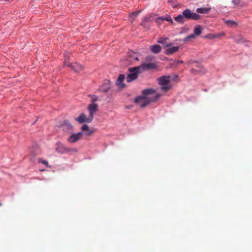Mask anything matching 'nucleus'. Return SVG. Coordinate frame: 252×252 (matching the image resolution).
I'll return each mask as SVG.
<instances>
[{"instance_id":"f257e3e1","label":"nucleus","mask_w":252,"mask_h":252,"mask_svg":"<svg viewBox=\"0 0 252 252\" xmlns=\"http://www.w3.org/2000/svg\"><path fill=\"white\" fill-rule=\"evenodd\" d=\"M156 91L153 89H146L142 91V95H140L135 98V102L138 104L140 107L143 108L153 102L157 101L159 98L161 94H157L155 96L148 97L146 95L154 94Z\"/></svg>"},{"instance_id":"f03ea898","label":"nucleus","mask_w":252,"mask_h":252,"mask_svg":"<svg viewBox=\"0 0 252 252\" xmlns=\"http://www.w3.org/2000/svg\"><path fill=\"white\" fill-rule=\"evenodd\" d=\"M189 64L192 66V68L190 70V72L193 75H202L206 72L205 69L197 61L191 60L189 61Z\"/></svg>"},{"instance_id":"7ed1b4c3","label":"nucleus","mask_w":252,"mask_h":252,"mask_svg":"<svg viewBox=\"0 0 252 252\" xmlns=\"http://www.w3.org/2000/svg\"><path fill=\"white\" fill-rule=\"evenodd\" d=\"M170 78V75H163L157 78L161 90L166 92L172 88V85L169 83Z\"/></svg>"},{"instance_id":"20e7f679","label":"nucleus","mask_w":252,"mask_h":252,"mask_svg":"<svg viewBox=\"0 0 252 252\" xmlns=\"http://www.w3.org/2000/svg\"><path fill=\"white\" fill-rule=\"evenodd\" d=\"M128 70L130 72V73L127 74L126 78V82L128 83H130L136 80L138 78V75L141 72L140 70V67H138V66L134 67H129Z\"/></svg>"},{"instance_id":"39448f33","label":"nucleus","mask_w":252,"mask_h":252,"mask_svg":"<svg viewBox=\"0 0 252 252\" xmlns=\"http://www.w3.org/2000/svg\"><path fill=\"white\" fill-rule=\"evenodd\" d=\"M68 52H65L64 54V65L70 67L72 70L75 72H79L83 69V67L81 65L78 64L77 63H68L69 60Z\"/></svg>"},{"instance_id":"423d86ee","label":"nucleus","mask_w":252,"mask_h":252,"mask_svg":"<svg viewBox=\"0 0 252 252\" xmlns=\"http://www.w3.org/2000/svg\"><path fill=\"white\" fill-rule=\"evenodd\" d=\"M56 151L62 154L70 153H76L77 150L76 148H67L63 143L59 142L57 143Z\"/></svg>"},{"instance_id":"0eeeda50","label":"nucleus","mask_w":252,"mask_h":252,"mask_svg":"<svg viewBox=\"0 0 252 252\" xmlns=\"http://www.w3.org/2000/svg\"><path fill=\"white\" fill-rule=\"evenodd\" d=\"M183 14L185 18L189 20H198L200 17V15L195 12H192L189 9L184 10L183 11Z\"/></svg>"},{"instance_id":"6e6552de","label":"nucleus","mask_w":252,"mask_h":252,"mask_svg":"<svg viewBox=\"0 0 252 252\" xmlns=\"http://www.w3.org/2000/svg\"><path fill=\"white\" fill-rule=\"evenodd\" d=\"M60 127L66 133H71L74 130L73 126L68 120H64L63 122L61 124Z\"/></svg>"},{"instance_id":"1a4fd4ad","label":"nucleus","mask_w":252,"mask_h":252,"mask_svg":"<svg viewBox=\"0 0 252 252\" xmlns=\"http://www.w3.org/2000/svg\"><path fill=\"white\" fill-rule=\"evenodd\" d=\"M74 120L79 124H83L84 123H91L93 121V119L90 116L87 118L86 115L84 113H81L78 117L75 118Z\"/></svg>"},{"instance_id":"9d476101","label":"nucleus","mask_w":252,"mask_h":252,"mask_svg":"<svg viewBox=\"0 0 252 252\" xmlns=\"http://www.w3.org/2000/svg\"><path fill=\"white\" fill-rule=\"evenodd\" d=\"M141 72L145 70H151L156 68L157 64L155 63H143L138 66Z\"/></svg>"},{"instance_id":"9b49d317","label":"nucleus","mask_w":252,"mask_h":252,"mask_svg":"<svg viewBox=\"0 0 252 252\" xmlns=\"http://www.w3.org/2000/svg\"><path fill=\"white\" fill-rule=\"evenodd\" d=\"M82 132H79L76 133H72L67 139V141L69 143H74L79 141L83 136Z\"/></svg>"},{"instance_id":"f8f14e48","label":"nucleus","mask_w":252,"mask_h":252,"mask_svg":"<svg viewBox=\"0 0 252 252\" xmlns=\"http://www.w3.org/2000/svg\"><path fill=\"white\" fill-rule=\"evenodd\" d=\"M98 110V105L95 103H91L88 106L89 116L94 119V115Z\"/></svg>"},{"instance_id":"ddd939ff","label":"nucleus","mask_w":252,"mask_h":252,"mask_svg":"<svg viewBox=\"0 0 252 252\" xmlns=\"http://www.w3.org/2000/svg\"><path fill=\"white\" fill-rule=\"evenodd\" d=\"M111 82L109 80H106L104 83L99 86L98 90L102 93L107 92L110 88Z\"/></svg>"},{"instance_id":"4468645a","label":"nucleus","mask_w":252,"mask_h":252,"mask_svg":"<svg viewBox=\"0 0 252 252\" xmlns=\"http://www.w3.org/2000/svg\"><path fill=\"white\" fill-rule=\"evenodd\" d=\"M125 78V76L124 74H120L117 80L116 81V84L120 89L125 88L126 85L124 83V81Z\"/></svg>"},{"instance_id":"2eb2a0df","label":"nucleus","mask_w":252,"mask_h":252,"mask_svg":"<svg viewBox=\"0 0 252 252\" xmlns=\"http://www.w3.org/2000/svg\"><path fill=\"white\" fill-rule=\"evenodd\" d=\"M225 35L224 32H222L221 33H218L216 34H211L209 33L206 35L205 36H203V38H208L210 39H214L215 38H218L220 37L221 36H223Z\"/></svg>"},{"instance_id":"dca6fc26","label":"nucleus","mask_w":252,"mask_h":252,"mask_svg":"<svg viewBox=\"0 0 252 252\" xmlns=\"http://www.w3.org/2000/svg\"><path fill=\"white\" fill-rule=\"evenodd\" d=\"M179 47L177 46H172L171 47H169L166 49L165 53L166 55H171L173 53L177 52L179 50Z\"/></svg>"},{"instance_id":"f3484780","label":"nucleus","mask_w":252,"mask_h":252,"mask_svg":"<svg viewBox=\"0 0 252 252\" xmlns=\"http://www.w3.org/2000/svg\"><path fill=\"white\" fill-rule=\"evenodd\" d=\"M161 49V46L158 44H155L150 47L151 51L154 53H158Z\"/></svg>"},{"instance_id":"a211bd4d","label":"nucleus","mask_w":252,"mask_h":252,"mask_svg":"<svg viewBox=\"0 0 252 252\" xmlns=\"http://www.w3.org/2000/svg\"><path fill=\"white\" fill-rule=\"evenodd\" d=\"M150 21V18L148 17H146L142 20L141 25L144 27L145 28H149V25H148L147 23H149Z\"/></svg>"},{"instance_id":"6ab92c4d","label":"nucleus","mask_w":252,"mask_h":252,"mask_svg":"<svg viewBox=\"0 0 252 252\" xmlns=\"http://www.w3.org/2000/svg\"><path fill=\"white\" fill-rule=\"evenodd\" d=\"M211 10V7L207 8V7H201L197 8L196 10V12L199 13L204 14V13H208Z\"/></svg>"},{"instance_id":"aec40b11","label":"nucleus","mask_w":252,"mask_h":252,"mask_svg":"<svg viewBox=\"0 0 252 252\" xmlns=\"http://www.w3.org/2000/svg\"><path fill=\"white\" fill-rule=\"evenodd\" d=\"M175 20L181 24H183L185 22V17H184L183 14L178 15L177 16L174 18Z\"/></svg>"},{"instance_id":"412c9836","label":"nucleus","mask_w":252,"mask_h":252,"mask_svg":"<svg viewBox=\"0 0 252 252\" xmlns=\"http://www.w3.org/2000/svg\"><path fill=\"white\" fill-rule=\"evenodd\" d=\"M202 31V28L200 25H196L195 26L193 30V32L194 34L196 35H200Z\"/></svg>"},{"instance_id":"4be33fe9","label":"nucleus","mask_w":252,"mask_h":252,"mask_svg":"<svg viewBox=\"0 0 252 252\" xmlns=\"http://www.w3.org/2000/svg\"><path fill=\"white\" fill-rule=\"evenodd\" d=\"M224 23L230 27H236L238 24L234 21L229 20H224Z\"/></svg>"},{"instance_id":"5701e85b","label":"nucleus","mask_w":252,"mask_h":252,"mask_svg":"<svg viewBox=\"0 0 252 252\" xmlns=\"http://www.w3.org/2000/svg\"><path fill=\"white\" fill-rule=\"evenodd\" d=\"M234 41L236 43H240L244 42V39L241 35H238L234 37Z\"/></svg>"},{"instance_id":"b1692460","label":"nucleus","mask_w":252,"mask_h":252,"mask_svg":"<svg viewBox=\"0 0 252 252\" xmlns=\"http://www.w3.org/2000/svg\"><path fill=\"white\" fill-rule=\"evenodd\" d=\"M88 96L91 98V103H94L98 100V97L96 95L89 94Z\"/></svg>"},{"instance_id":"393cba45","label":"nucleus","mask_w":252,"mask_h":252,"mask_svg":"<svg viewBox=\"0 0 252 252\" xmlns=\"http://www.w3.org/2000/svg\"><path fill=\"white\" fill-rule=\"evenodd\" d=\"M141 12V10L133 12L129 14L130 17L132 19V21Z\"/></svg>"},{"instance_id":"a878e982","label":"nucleus","mask_w":252,"mask_h":252,"mask_svg":"<svg viewBox=\"0 0 252 252\" xmlns=\"http://www.w3.org/2000/svg\"><path fill=\"white\" fill-rule=\"evenodd\" d=\"M162 18L163 21H166L170 22L171 24H173L174 22L171 19V17L170 15H167L166 16H162Z\"/></svg>"},{"instance_id":"bb28decb","label":"nucleus","mask_w":252,"mask_h":252,"mask_svg":"<svg viewBox=\"0 0 252 252\" xmlns=\"http://www.w3.org/2000/svg\"><path fill=\"white\" fill-rule=\"evenodd\" d=\"M38 162L39 163H42L45 165L47 167H51V166L49 165L48 162L46 160H44L41 158H38Z\"/></svg>"},{"instance_id":"cd10ccee","label":"nucleus","mask_w":252,"mask_h":252,"mask_svg":"<svg viewBox=\"0 0 252 252\" xmlns=\"http://www.w3.org/2000/svg\"><path fill=\"white\" fill-rule=\"evenodd\" d=\"M168 2L175 8L177 7V6L178 5V2L176 0H168Z\"/></svg>"},{"instance_id":"c85d7f7f","label":"nucleus","mask_w":252,"mask_h":252,"mask_svg":"<svg viewBox=\"0 0 252 252\" xmlns=\"http://www.w3.org/2000/svg\"><path fill=\"white\" fill-rule=\"evenodd\" d=\"M156 21L158 25H161L163 22L164 21L162 18V16H160L157 18Z\"/></svg>"},{"instance_id":"c756f323","label":"nucleus","mask_w":252,"mask_h":252,"mask_svg":"<svg viewBox=\"0 0 252 252\" xmlns=\"http://www.w3.org/2000/svg\"><path fill=\"white\" fill-rule=\"evenodd\" d=\"M89 126L86 125V124H84L81 128V129L83 131H87V130H89Z\"/></svg>"},{"instance_id":"7c9ffc66","label":"nucleus","mask_w":252,"mask_h":252,"mask_svg":"<svg viewBox=\"0 0 252 252\" xmlns=\"http://www.w3.org/2000/svg\"><path fill=\"white\" fill-rule=\"evenodd\" d=\"M166 39H167V38H160V39H159L158 42V43L164 45V44H165Z\"/></svg>"},{"instance_id":"2f4dec72","label":"nucleus","mask_w":252,"mask_h":252,"mask_svg":"<svg viewBox=\"0 0 252 252\" xmlns=\"http://www.w3.org/2000/svg\"><path fill=\"white\" fill-rule=\"evenodd\" d=\"M232 2L236 6L238 5L241 3V0H232Z\"/></svg>"},{"instance_id":"473e14b6","label":"nucleus","mask_w":252,"mask_h":252,"mask_svg":"<svg viewBox=\"0 0 252 252\" xmlns=\"http://www.w3.org/2000/svg\"><path fill=\"white\" fill-rule=\"evenodd\" d=\"M153 59V57H152V56H148L145 58V60L147 62L152 61Z\"/></svg>"},{"instance_id":"72a5a7b5","label":"nucleus","mask_w":252,"mask_h":252,"mask_svg":"<svg viewBox=\"0 0 252 252\" xmlns=\"http://www.w3.org/2000/svg\"><path fill=\"white\" fill-rule=\"evenodd\" d=\"M188 30V28L187 27H184L181 29V31L180 32V33H183Z\"/></svg>"},{"instance_id":"f704fd0d","label":"nucleus","mask_w":252,"mask_h":252,"mask_svg":"<svg viewBox=\"0 0 252 252\" xmlns=\"http://www.w3.org/2000/svg\"><path fill=\"white\" fill-rule=\"evenodd\" d=\"M94 132V130L92 129H89V130H87V132L86 133L87 135H90L91 134H92Z\"/></svg>"},{"instance_id":"c9c22d12","label":"nucleus","mask_w":252,"mask_h":252,"mask_svg":"<svg viewBox=\"0 0 252 252\" xmlns=\"http://www.w3.org/2000/svg\"><path fill=\"white\" fill-rule=\"evenodd\" d=\"M195 34H194V33H193V34H190L189 35V38H190V39H191V38H194V37H195Z\"/></svg>"},{"instance_id":"e433bc0d","label":"nucleus","mask_w":252,"mask_h":252,"mask_svg":"<svg viewBox=\"0 0 252 252\" xmlns=\"http://www.w3.org/2000/svg\"><path fill=\"white\" fill-rule=\"evenodd\" d=\"M190 39L189 37V36H187L186 37H185L184 39V40L185 41H189V40Z\"/></svg>"},{"instance_id":"4c0bfd02","label":"nucleus","mask_w":252,"mask_h":252,"mask_svg":"<svg viewBox=\"0 0 252 252\" xmlns=\"http://www.w3.org/2000/svg\"><path fill=\"white\" fill-rule=\"evenodd\" d=\"M171 45V43H170V44H167L166 45H165V46H166V47H169V46H170Z\"/></svg>"},{"instance_id":"58836bf2","label":"nucleus","mask_w":252,"mask_h":252,"mask_svg":"<svg viewBox=\"0 0 252 252\" xmlns=\"http://www.w3.org/2000/svg\"><path fill=\"white\" fill-rule=\"evenodd\" d=\"M183 63V62L182 61H178V63Z\"/></svg>"},{"instance_id":"ea45409f","label":"nucleus","mask_w":252,"mask_h":252,"mask_svg":"<svg viewBox=\"0 0 252 252\" xmlns=\"http://www.w3.org/2000/svg\"><path fill=\"white\" fill-rule=\"evenodd\" d=\"M178 77V75H175L174 76V79H175L176 78H177Z\"/></svg>"},{"instance_id":"a19ab883","label":"nucleus","mask_w":252,"mask_h":252,"mask_svg":"<svg viewBox=\"0 0 252 252\" xmlns=\"http://www.w3.org/2000/svg\"><path fill=\"white\" fill-rule=\"evenodd\" d=\"M40 171L43 172L45 171V169H40Z\"/></svg>"},{"instance_id":"79ce46f5","label":"nucleus","mask_w":252,"mask_h":252,"mask_svg":"<svg viewBox=\"0 0 252 252\" xmlns=\"http://www.w3.org/2000/svg\"><path fill=\"white\" fill-rule=\"evenodd\" d=\"M135 60L138 61V58L137 57H136L135 58Z\"/></svg>"},{"instance_id":"37998d69","label":"nucleus","mask_w":252,"mask_h":252,"mask_svg":"<svg viewBox=\"0 0 252 252\" xmlns=\"http://www.w3.org/2000/svg\"><path fill=\"white\" fill-rule=\"evenodd\" d=\"M194 68H196V69H198V67H193Z\"/></svg>"}]
</instances>
